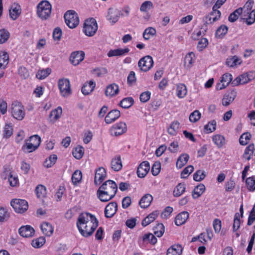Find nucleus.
Here are the masks:
<instances>
[{
	"label": "nucleus",
	"instance_id": "864d4df0",
	"mask_svg": "<svg viewBox=\"0 0 255 255\" xmlns=\"http://www.w3.org/2000/svg\"><path fill=\"white\" fill-rule=\"evenodd\" d=\"M51 73V69L47 68L45 69L39 70L36 74V77L40 80L44 79L47 77Z\"/></svg>",
	"mask_w": 255,
	"mask_h": 255
},
{
	"label": "nucleus",
	"instance_id": "bb28decb",
	"mask_svg": "<svg viewBox=\"0 0 255 255\" xmlns=\"http://www.w3.org/2000/svg\"><path fill=\"white\" fill-rule=\"evenodd\" d=\"M236 92L232 91L226 94L222 100V104L224 106H229L235 99Z\"/></svg>",
	"mask_w": 255,
	"mask_h": 255
},
{
	"label": "nucleus",
	"instance_id": "09e8293b",
	"mask_svg": "<svg viewBox=\"0 0 255 255\" xmlns=\"http://www.w3.org/2000/svg\"><path fill=\"white\" fill-rule=\"evenodd\" d=\"M57 156L56 154H52L45 160L44 162V166L47 168L52 166L56 162Z\"/></svg>",
	"mask_w": 255,
	"mask_h": 255
},
{
	"label": "nucleus",
	"instance_id": "6e6d98bb",
	"mask_svg": "<svg viewBox=\"0 0 255 255\" xmlns=\"http://www.w3.org/2000/svg\"><path fill=\"white\" fill-rule=\"evenodd\" d=\"M242 13V9H241V7L237 9L233 12L230 14L228 18L229 20L232 22L235 21Z\"/></svg>",
	"mask_w": 255,
	"mask_h": 255
},
{
	"label": "nucleus",
	"instance_id": "4c0bfd02",
	"mask_svg": "<svg viewBox=\"0 0 255 255\" xmlns=\"http://www.w3.org/2000/svg\"><path fill=\"white\" fill-rule=\"evenodd\" d=\"M186 189V185L184 183H179L173 191V195L174 197H179L182 195Z\"/></svg>",
	"mask_w": 255,
	"mask_h": 255
},
{
	"label": "nucleus",
	"instance_id": "f8f14e48",
	"mask_svg": "<svg viewBox=\"0 0 255 255\" xmlns=\"http://www.w3.org/2000/svg\"><path fill=\"white\" fill-rule=\"evenodd\" d=\"M232 75L231 74L225 73L223 75L220 83L216 85L217 90H221L227 87L232 81Z\"/></svg>",
	"mask_w": 255,
	"mask_h": 255
},
{
	"label": "nucleus",
	"instance_id": "e433bc0d",
	"mask_svg": "<svg viewBox=\"0 0 255 255\" xmlns=\"http://www.w3.org/2000/svg\"><path fill=\"white\" fill-rule=\"evenodd\" d=\"M189 158V156L187 154H183L181 155L176 161V167L178 168H182L187 163Z\"/></svg>",
	"mask_w": 255,
	"mask_h": 255
},
{
	"label": "nucleus",
	"instance_id": "49530a36",
	"mask_svg": "<svg viewBox=\"0 0 255 255\" xmlns=\"http://www.w3.org/2000/svg\"><path fill=\"white\" fill-rule=\"evenodd\" d=\"M82 173L79 170H76L73 173L71 180L74 185H77L80 183L82 180Z\"/></svg>",
	"mask_w": 255,
	"mask_h": 255
},
{
	"label": "nucleus",
	"instance_id": "ea45409f",
	"mask_svg": "<svg viewBox=\"0 0 255 255\" xmlns=\"http://www.w3.org/2000/svg\"><path fill=\"white\" fill-rule=\"evenodd\" d=\"M142 240L143 243L146 244L150 243L154 245L157 242L156 238L151 233L144 234L142 237Z\"/></svg>",
	"mask_w": 255,
	"mask_h": 255
},
{
	"label": "nucleus",
	"instance_id": "cd10ccee",
	"mask_svg": "<svg viewBox=\"0 0 255 255\" xmlns=\"http://www.w3.org/2000/svg\"><path fill=\"white\" fill-rule=\"evenodd\" d=\"M21 13L20 6L14 3L9 9V15L13 20L16 19Z\"/></svg>",
	"mask_w": 255,
	"mask_h": 255
},
{
	"label": "nucleus",
	"instance_id": "2eb2a0df",
	"mask_svg": "<svg viewBox=\"0 0 255 255\" xmlns=\"http://www.w3.org/2000/svg\"><path fill=\"white\" fill-rule=\"evenodd\" d=\"M120 14V11L118 9L110 8L108 10L107 19L110 23L114 24L119 20Z\"/></svg>",
	"mask_w": 255,
	"mask_h": 255
},
{
	"label": "nucleus",
	"instance_id": "1a4fd4ad",
	"mask_svg": "<svg viewBox=\"0 0 255 255\" xmlns=\"http://www.w3.org/2000/svg\"><path fill=\"white\" fill-rule=\"evenodd\" d=\"M153 64V61L152 58L148 55L141 58L138 63L140 69L143 72H146L150 69Z\"/></svg>",
	"mask_w": 255,
	"mask_h": 255
},
{
	"label": "nucleus",
	"instance_id": "20e7f679",
	"mask_svg": "<svg viewBox=\"0 0 255 255\" xmlns=\"http://www.w3.org/2000/svg\"><path fill=\"white\" fill-rule=\"evenodd\" d=\"M37 7V14L41 19H46L49 17L52 6L49 1H41Z\"/></svg>",
	"mask_w": 255,
	"mask_h": 255
},
{
	"label": "nucleus",
	"instance_id": "7ed1b4c3",
	"mask_svg": "<svg viewBox=\"0 0 255 255\" xmlns=\"http://www.w3.org/2000/svg\"><path fill=\"white\" fill-rule=\"evenodd\" d=\"M41 143V138L37 134L31 136L28 139L25 141L23 145L22 150L27 152H31L35 151L39 146Z\"/></svg>",
	"mask_w": 255,
	"mask_h": 255
},
{
	"label": "nucleus",
	"instance_id": "a878e982",
	"mask_svg": "<svg viewBox=\"0 0 255 255\" xmlns=\"http://www.w3.org/2000/svg\"><path fill=\"white\" fill-rule=\"evenodd\" d=\"M41 230L45 236H51L54 231V228L52 225L48 222H43L40 225Z\"/></svg>",
	"mask_w": 255,
	"mask_h": 255
},
{
	"label": "nucleus",
	"instance_id": "423d86ee",
	"mask_svg": "<svg viewBox=\"0 0 255 255\" xmlns=\"http://www.w3.org/2000/svg\"><path fill=\"white\" fill-rule=\"evenodd\" d=\"M98 29V24L95 19L91 18L85 20L84 24L83 32L88 36H92Z\"/></svg>",
	"mask_w": 255,
	"mask_h": 255
},
{
	"label": "nucleus",
	"instance_id": "0e129e2a",
	"mask_svg": "<svg viewBox=\"0 0 255 255\" xmlns=\"http://www.w3.org/2000/svg\"><path fill=\"white\" fill-rule=\"evenodd\" d=\"M240 215L239 213H236L235 215L234 224H233V231L236 232L238 230L241 225V221H240Z\"/></svg>",
	"mask_w": 255,
	"mask_h": 255
},
{
	"label": "nucleus",
	"instance_id": "5fc2aeb1",
	"mask_svg": "<svg viewBox=\"0 0 255 255\" xmlns=\"http://www.w3.org/2000/svg\"><path fill=\"white\" fill-rule=\"evenodd\" d=\"M156 33V30L152 27H148L145 29L143 33V37L144 39L148 40Z\"/></svg>",
	"mask_w": 255,
	"mask_h": 255
},
{
	"label": "nucleus",
	"instance_id": "c9c22d12",
	"mask_svg": "<svg viewBox=\"0 0 255 255\" xmlns=\"http://www.w3.org/2000/svg\"><path fill=\"white\" fill-rule=\"evenodd\" d=\"M176 95L179 98H183L187 95V90L183 84H179L176 87Z\"/></svg>",
	"mask_w": 255,
	"mask_h": 255
},
{
	"label": "nucleus",
	"instance_id": "a211bd4d",
	"mask_svg": "<svg viewBox=\"0 0 255 255\" xmlns=\"http://www.w3.org/2000/svg\"><path fill=\"white\" fill-rule=\"evenodd\" d=\"M220 11H212L210 14L206 15L204 18L205 23L208 24L218 20L221 17Z\"/></svg>",
	"mask_w": 255,
	"mask_h": 255
},
{
	"label": "nucleus",
	"instance_id": "4be33fe9",
	"mask_svg": "<svg viewBox=\"0 0 255 255\" xmlns=\"http://www.w3.org/2000/svg\"><path fill=\"white\" fill-rule=\"evenodd\" d=\"M129 49L128 47L111 50L108 52L107 55L109 57L124 56L127 54L129 52Z\"/></svg>",
	"mask_w": 255,
	"mask_h": 255
},
{
	"label": "nucleus",
	"instance_id": "c756f323",
	"mask_svg": "<svg viewBox=\"0 0 255 255\" xmlns=\"http://www.w3.org/2000/svg\"><path fill=\"white\" fill-rule=\"evenodd\" d=\"M250 81L249 76L247 74H243L237 77L233 82L232 84L234 86H237L240 84H245Z\"/></svg>",
	"mask_w": 255,
	"mask_h": 255
},
{
	"label": "nucleus",
	"instance_id": "e2e57ef3",
	"mask_svg": "<svg viewBox=\"0 0 255 255\" xmlns=\"http://www.w3.org/2000/svg\"><path fill=\"white\" fill-rule=\"evenodd\" d=\"M195 57L193 52L189 53L185 57L184 64L188 67H190L192 64L193 58Z\"/></svg>",
	"mask_w": 255,
	"mask_h": 255
},
{
	"label": "nucleus",
	"instance_id": "8fccbe9b",
	"mask_svg": "<svg viewBox=\"0 0 255 255\" xmlns=\"http://www.w3.org/2000/svg\"><path fill=\"white\" fill-rule=\"evenodd\" d=\"M35 191L37 198L39 199H42L46 195V188L43 185H39L37 186L36 188Z\"/></svg>",
	"mask_w": 255,
	"mask_h": 255
},
{
	"label": "nucleus",
	"instance_id": "f03ea898",
	"mask_svg": "<svg viewBox=\"0 0 255 255\" xmlns=\"http://www.w3.org/2000/svg\"><path fill=\"white\" fill-rule=\"evenodd\" d=\"M9 111L11 116L15 119L21 121L25 116V111L22 104L17 101H13L10 106Z\"/></svg>",
	"mask_w": 255,
	"mask_h": 255
},
{
	"label": "nucleus",
	"instance_id": "c85d7f7f",
	"mask_svg": "<svg viewBox=\"0 0 255 255\" xmlns=\"http://www.w3.org/2000/svg\"><path fill=\"white\" fill-rule=\"evenodd\" d=\"M152 200L153 197L152 195L149 194H146L141 198L139 204L141 208H146L149 206Z\"/></svg>",
	"mask_w": 255,
	"mask_h": 255
},
{
	"label": "nucleus",
	"instance_id": "052dcab7",
	"mask_svg": "<svg viewBox=\"0 0 255 255\" xmlns=\"http://www.w3.org/2000/svg\"><path fill=\"white\" fill-rule=\"evenodd\" d=\"M247 187L248 189L251 191L255 190V177H249L246 181Z\"/></svg>",
	"mask_w": 255,
	"mask_h": 255
},
{
	"label": "nucleus",
	"instance_id": "69168bd1",
	"mask_svg": "<svg viewBox=\"0 0 255 255\" xmlns=\"http://www.w3.org/2000/svg\"><path fill=\"white\" fill-rule=\"evenodd\" d=\"M9 36V32L3 29L0 30V44L5 42Z\"/></svg>",
	"mask_w": 255,
	"mask_h": 255
},
{
	"label": "nucleus",
	"instance_id": "3c124183",
	"mask_svg": "<svg viewBox=\"0 0 255 255\" xmlns=\"http://www.w3.org/2000/svg\"><path fill=\"white\" fill-rule=\"evenodd\" d=\"M228 30V27L225 25H222L216 30L215 35L218 38H222L226 34Z\"/></svg>",
	"mask_w": 255,
	"mask_h": 255
},
{
	"label": "nucleus",
	"instance_id": "338daca9",
	"mask_svg": "<svg viewBox=\"0 0 255 255\" xmlns=\"http://www.w3.org/2000/svg\"><path fill=\"white\" fill-rule=\"evenodd\" d=\"M201 116L200 112L198 110H195L190 114L189 120L191 122L195 123L200 119Z\"/></svg>",
	"mask_w": 255,
	"mask_h": 255
},
{
	"label": "nucleus",
	"instance_id": "b1692460",
	"mask_svg": "<svg viewBox=\"0 0 255 255\" xmlns=\"http://www.w3.org/2000/svg\"><path fill=\"white\" fill-rule=\"evenodd\" d=\"M188 218L189 214L187 212H182L176 216L175 224L177 226H181L186 223Z\"/></svg>",
	"mask_w": 255,
	"mask_h": 255
},
{
	"label": "nucleus",
	"instance_id": "680f3d73",
	"mask_svg": "<svg viewBox=\"0 0 255 255\" xmlns=\"http://www.w3.org/2000/svg\"><path fill=\"white\" fill-rule=\"evenodd\" d=\"M251 134L249 132H246L242 134L239 139L240 143L241 145H245L248 144L250 138Z\"/></svg>",
	"mask_w": 255,
	"mask_h": 255
},
{
	"label": "nucleus",
	"instance_id": "f704fd0d",
	"mask_svg": "<svg viewBox=\"0 0 255 255\" xmlns=\"http://www.w3.org/2000/svg\"><path fill=\"white\" fill-rule=\"evenodd\" d=\"M182 248L180 245H174L169 248L167 251V255H180Z\"/></svg>",
	"mask_w": 255,
	"mask_h": 255
},
{
	"label": "nucleus",
	"instance_id": "bf43d9fd",
	"mask_svg": "<svg viewBox=\"0 0 255 255\" xmlns=\"http://www.w3.org/2000/svg\"><path fill=\"white\" fill-rule=\"evenodd\" d=\"M45 243V239L44 237H39L32 241L31 245L35 248H39L42 247Z\"/></svg>",
	"mask_w": 255,
	"mask_h": 255
},
{
	"label": "nucleus",
	"instance_id": "7c9ffc66",
	"mask_svg": "<svg viewBox=\"0 0 255 255\" xmlns=\"http://www.w3.org/2000/svg\"><path fill=\"white\" fill-rule=\"evenodd\" d=\"M119 88L118 85L113 83L109 85L106 89L105 94L106 96L111 97L117 95L119 93Z\"/></svg>",
	"mask_w": 255,
	"mask_h": 255
},
{
	"label": "nucleus",
	"instance_id": "603ef678",
	"mask_svg": "<svg viewBox=\"0 0 255 255\" xmlns=\"http://www.w3.org/2000/svg\"><path fill=\"white\" fill-rule=\"evenodd\" d=\"M133 104V99L131 97L126 98L123 99L120 103V106L124 109L130 108Z\"/></svg>",
	"mask_w": 255,
	"mask_h": 255
},
{
	"label": "nucleus",
	"instance_id": "0eeeda50",
	"mask_svg": "<svg viewBox=\"0 0 255 255\" xmlns=\"http://www.w3.org/2000/svg\"><path fill=\"white\" fill-rule=\"evenodd\" d=\"M58 84L62 96L68 97L71 94L70 81L68 79L64 78L59 79Z\"/></svg>",
	"mask_w": 255,
	"mask_h": 255
},
{
	"label": "nucleus",
	"instance_id": "473e14b6",
	"mask_svg": "<svg viewBox=\"0 0 255 255\" xmlns=\"http://www.w3.org/2000/svg\"><path fill=\"white\" fill-rule=\"evenodd\" d=\"M212 140L218 148L223 147L226 143L225 137L220 134L213 135L212 137Z\"/></svg>",
	"mask_w": 255,
	"mask_h": 255
},
{
	"label": "nucleus",
	"instance_id": "5701e85b",
	"mask_svg": "<svg viewBox=\"0 0 255 255\" xmlns=\"http://www.w3.org/2000/svg\"><path fill=\"white\" fill-rule=\"evenodd\" d=\"M62 113V109L61 107H58L52 110L49 115V122L52 124L56 122L61 117Z\"/></svg>",
	"mask_w": 255,
	"mask_h": 255
},
{
	"label": "nucleus",
	"instance_id": "4468645a",
	"mask_svg": "<svg viewBox=\"0 0 255 255\" xmlns=\"http://www.w3.org/2000/svg\"><path fill=\"white\" fill-rule=\"evenodd\" d=\"M85 57V53L83 51H75L72 53L70 60L73 65H78L82 61Z\"/></svg>",
	"mask_w": 255,
	"mask_h": 255
},
{
	"label": "nucleus",
	"instance_id": "37998d69",
	"mask_svg": "<svg viewBox=\"0 0 255 255\" xmlns=\"http://www.w3.org/2000/svg\"><path fill=\"white\" fill-rule=\"evenodd\" d=\"M179 125V123L177 121L172 122L167 129L168 133L173 136L176 135Z\"/></svg>",
	"mask_w": 255,
	"mask_h": 255
},
{
	"label": "nucleus",
	"instance_id": "72a5a7b5",
	"mask_svg": "<svg viewBox=\"0 0 255 255\" xmlns=\"http://www.w3.org/2000/svg\"><path fill=\"white\" fill-rule=\"evenodd\" d=\"M158 214L159 213L157 211H154L150 213L142 221L141 223L142 226L145 227L152 222L157 217Z\"/></svg>",
	"mask_w": 255,
	"mask_h": 255
},
{
	"label": "nucleus",
	"instance_id": "a18cd8bd",
	"mask_svg": "<svg viewBox=\"0 0 255 255\" xmlns=\"http://www.w3.org/2000/svg\"><path fill=\"white\" fill-rule=\"evenodd\" d=\"M217 123L215 120L209 122L207 125L204 126V131L206 133H209L216 130Z\"/></svg>",
	"mask_w": 255,
	"mask_h": 255
},
{
	"label": "nucleus",
	"instance_id": "393cba45",
	"mask_svg": "<svg viewBox=\"0 0 255 255\" xmlns=\"http://www.w3.org/2000/svg\"><path fill=\"white\" fill-rule=\"evenodd\" d=\"M123 167L121 158L120 155H117L112 158L111 162V167L115 171H120Z\"/></svg>",
	"mask_w": 255,
	"mask_h": 255
},
{
	"label": "nucleus",
	"instance_id": "dca6fc26",
	"mask_svg": "<svg viewBox=\"0 0 255 255\" xmlns=\"http://www.w3.org/2000/svg\"><path fill=\"white\" fill-rule=\"evenodd\" d=\"M18 233L23 237L29 238L34 235L35 231L30 226L26 225L21 226L18 230Z\"/></svg>",
	"mask_w": 255,
	"mask_h": 255
},
{
	"label": "nucleus",
	"instance_id": "f3484780",
	"mask_svg": "<svg viewBox=\"0 0 255 255\" xmlns=\"http://www.w3.org/2000/svg\"><path fill=\"white\" fill-rule=\"evenodd\" d=\"M121 115V112L118 110L111 111L105 117V121L106 124H110L116 121Z\"/></svg>",
	"mask_w": 255,
	"mask_h": 255
},
{
	"label": "nucleus",
	"instance_id": "a19ab883",
	"mask_svg": "<svg viewBox=\"0 0 255 255\" xmlns=\"http://www.w3.org/2000/svg\"><path fill=\"white\" fill-rule=\"evenodd\" d=\"M205 187L203 184L197 186L192 192V197L194 199L199 197L205 191Z\"/></svg>",
	"mask_w": 255,
	"mask_h": 255
},
{
	"label": "nucleus",
	"instance_id": "aec40b11",
	"mask_svg": "<svg viewBox=\"0 0 255 255\" xmlns=\"http://www.w3.org/2000/svg\"><path fill=\"white\" fill-rule=\"evenodd\" d=\"M106 172L105 168L99 167L96 170L95 175L94 182L96 185L100 184L105 178Z\"/></svg>",
	"mask_w": 255,
	"mask_h": 255
},
{
	"label": "nucleus",
	"instance_id": "c03bdc74",
	"mask_svg": "<svg viewBox=\"0 0 255 255\" xmlns=\"http://www.w3.org/2000/svg\"><path fill=\"white\" fill-rule=\"evenodd\" d=\"M242 62V60L237 56H234L227 59L226 64L230 67H234L240 65Z\"/></svg>",
	"mask_w": 255,
	"mask_h": 255
},
{
	"label": "nucleus",
	"instance_id": "79ce46f5",
	"mask_svg": "<svg viewBox=\"0 0 255 255\" xmlns=\"http://www.w3.org/2000/svg\"><path fill=\"white\" fill-rule=\"evenodd\" d=\"M255 150V145L254 144H250L245 149L243 154V158L246 160H249L251 158L254 151Z\"/></svg>",
	"mask_w": 255,
	"mask_h": 255
},
{
	"label": "nucleus",
	"instance_id": "9b49d317",
	"mask_svg": "<svg viewBox=\"0 0 255 255\" xmlns=\"http://www.w3.org/2000/svg\"><path fill=\"white\" fill-rule=\"evenodd\" d=\"M99 188L108 191L109 193L112 195H116L118 190L117 184L111 180H108L105 182Z\"/></svg>",
	"mask_w": 255,
	"mask_h": 255
},
{
	"label": "nucleus",
	"instance_id": "412c9836",
	"mask_svg": "<svg viewBox=\"0 0 255 255\" xmlns=\"http://www.w3.org/2000/svg\"><path fill=\"white\" fill-rule=\"evenodd\" d=\"M97 194L99 199L102 202H105L110 201L115 196V195L109 193V192L102 190L101 188H99Z\"/></svg>",
	"mask_w": 255,
	"mask_h": 255
},
{
	"label": "nucleus",
	"instance_id": "6e6552de",
	"mask_svg": "<svg viewBox=\"0 0 255 255\" xmlns=\"http://www.w3.org/2000/svg\"><path fill=\"white\" fill-rule=\"evenodd\" d=\"M11 206L18 213H23L28 209V203L25 200L15 199L11 201Z\"/></svg>",
	"mask_w": 255,
	"mask_h": 255
},
{
	"label": "nucleus",
	"instance_id": "39448f33",
	"mask_svg": "<svg viewBox=\"0 0 255 255\" xmlns=\"http://www.w3.org/2000/svg\"><path fill=\"white\" fill-rule=\"evenodd\" d=\"M64 17L66 25L70 28H75L79 23L78 15L74 10H68Z\"/></svg>",
	"mask_w": 255,
	"mask_h": 255
},
{
	"label": "nucleus",
	"instance_id": "2f4dec72",
	"mask_svg": "<svg viewBox=\"0 0 255 255\" xmlns=\"http://www.w3.org/2000/svg\"><path fill=\"white\" fill-rule=\"evenodd\" d=\"M96 84L93 81L85 83L82 88V92L85 95L91 93L94 89Z\"/></svg>",
	"mask_w": 255,
	"mask_h": 255
},
{
	"label": "nucleus",
	"instance_id": "f257e3e1",
	"mask_svg": "<svg viewBox=\"0 0 255 255\" xmlns=\"http://www.w3.org/2000/svg\"><path fill=\"white\" fill-rule=\"evenodd\" d=\"M98 226V220L90 213H83L78 218L77 226L80 233L85 237L92 235Z\"/></svg>",
	"mask_w": 255,
	"mask_h": 255
},
{
	"label": "nucleus",
	"instance_id": "de8ad7c7",
	"mask_svg": "<svg viewBox=\"0 0 255 255\" xmlns=\"http://www.w3.org/2000/svg\"><path fill=\"white\" fill-rule=\"evenodd\" d=\"M84 153V148L81 146H77L73 149L72 152L73 156L77 159H81L83 157Z\"/></svg>",
	"mask_w": 255,
	"mask_h": 255
},
{
	"label": "nucleus",
	"instance_id": "4d7b16f0",
	"mask_svg": "<svg viewBox=\"0 0 255 255\" xmlns=\"http://www.w3.org/2000/svg\"><path fill=\"white\" fill-rule=\"evenodd\" d=\"M154 234L158 237L162 236L164 233V226L162 224H158L153 228Z\"/></svg>",
	"mask_w": 255,
	"mask_h": 255
},
{
	"label": "nucleus",
	"instance_id": "774afa93",
	"mask_svg": "<svg viewBox=\"0 0 255 255\" xmlns=\"http://www.w3.org/2000/svg\"><path fill=\"white\" fill-rule=\"evenodd\" d=\"M205 177V172L201 170L197 171L193 175V179L196 181H200L203 180Z\"/></svg>",
	"mask_w": 255,
	"mask_h": 255
},
{
	"label": "nucleus",
	"instance_id": "9d476101",
	"mask_svg": "<svg viewBox=\"0 0 255 255\" xmlns=\"http://www.w3.org/2000/svg\"><path fill=\"white\" fill-rule=\"evenodd\" d=\"M127 130V125L124 122H119L114 125L110 128V132L112 135L119 136L123 134Z\"/></svg>",
	"mask_w": 255,
	"mask_h": 255
},
{
	"label": "nucleus",
	"instance_id": "13d9d810",
	"mask_svg": "<svg viewBox=\"0 0 255 255\" xmlns=\"http://www.w3.org/2000/svg\"><path fill=\"white\" fill-rule=\"evenodd\" d=\"M253 3L254 1H247L244 7H241V9H242V13H243L244 16L248 14L250 12H251L250 11L253 7Z\"/></svg>",
	"mask_w": 255,
	"mask_h": 255
},
{
	"label": "nucleus",
	"instance_id": "6ab92c4d",
	"mask_svg": "<svg viewBox=\"0 0 255 255\" xmlns=\"http://www.w3.org/2000/svg\"><path fill=\"white\" fill-rule=\"evenodd\" d=\"M118 206L115 202H111L108 204L105 209V214L107 218L112 217L117 211Z\"/></svg>",
	"mask_w": 255,
	"mask_h": 255
},
{
	"label": "nucleus",
	"instance_id": "58836bf2",
	"mask_svg": "<svg viewBox=\"0 0 255 255\" xmlns=\"http://www.w3.org/2000/svg\"><path fill=\"white\" fill-rule=\"evenodd\" d=\"M8 62V54L5 52H2L0 53V68L4 69Z\"/></svg>",
	"mask_w": 255,
	"mask_h": 255
},
{
	"label": "nucleus",
	"instance_id": "ddd939ff",
	"mask_svg": "<svg viewBox=\"0 0 255 255\" xmlns=\"http://www.w3.org/2000/svg\"><path fill=\"white\" fill-rule=\"evenodd\" d=\"M150 169V165L148 161H144L138 166L137 170V175L139 178L144 177Z\"/></svg>",
	"mask_w": 255,
	"mask_h": 255
}]
</instances>
